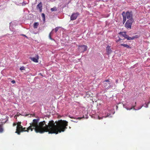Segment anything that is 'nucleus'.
<instances>
[{
	"instance_id": "4",
	"label": "nucleus",
	"mask_w": 150,
	"mask_h": 150,
	"mask_svg": "<svg viewBox=\"0 0 150 150\" xmlns=\"http://www.w3.org/2000/svg\"><path fill=\"white\" fill-rule=\"evenodd\" d=\"M87 48V46L85 45L79 46L78 47L79 50L81 52L86 51Z\"/></svg>"
},
{
	"instance_id": "21",
	"label": "nucleus",
	"mask_w": 150,
	"mask_h": 150,
	"mask_svg": "<svg viewBox=\"0 0 150 150\" xmlns=\"http://www.w3.org/2000/svg\"><path fill=\"white\" fill-rule=\"evenodd\" d=\"M20 69L21 71L23 70H25V68L24 67L22 66V67H21L20 68Z\"/></svg>"
},
{
	"instance_id": "13",
	"label": "nucleus",
	"mask_w": 150,
	"mask_h": 150,
	"mask_svg": "<svg viewBox=\"0 0 150 150\" xmlns=\"http://www.w3.org/2000/svg\"><path fill=\"white\" fill-rule=\"evenodd\" d=\"M39 25V23L38 22H35L34 23V28H37L38 27Z\"/></svg>"
},
{
	"instance_id": "25",
	"label": "nucleus",
	"mask_w": 150,
	"mask_h": 150,
	"mask_svg": "<svg viewBox=\"0 0 150 150\" xmlns=\"http://www.w3.org/2000/svg\"><path fill=\"white\" fill-rule=\"evenodd\" d=\"M11 82L13 84V83H15V81L14 80H12L11 81Z\"/></svg>"
},
{
	"instance_id": "30",
	"label": "nucleus",
	"mask_w": 150,
	"mask_h": 150,
	"mask_svg": "<svg viewBox=\"0 0 150 150\" xmlns=\"http://www.w3.org/2000/svg\"><path fill=\"white\" fill-rule=\"evenodd\" d=\"M118 39L120 41L121 40H122V39H121V38H119V39ZM123 40H124V39H123Z\"/></svg>"
},
{
	"instance_id": "5",
	"label": "nucleus",
	"mask_w": 150,
	"mask_h": 150,
	"mask_svg": "<svg viewBox=\"0 0 150 150\" xmlns=\"http://www.w3.org/2000/svg\"><path fill=\"white\" fill-rule=\"evenodd\" d=\"M17 126L16 131L15 132L17 133L18 135H20V132L19 131V130L22 128V126L21 125V122L17 123Z\"/></svg>"
},
{
	"instance_id": "28",
	"label": "nucleus",
	"mask_w": 150,
	"mask_h": 150,
	"mask_svg": "<svg viewBox=\"0 0 150 150\" xmlns=\"http://www.w3.org/2000/svg\"><path fill=\"white\" fill-rule=\"evenodd\" d=\"M115 41L116 42H119L120 41V40L119 39L118 40H115Z\"/></svg>"
},
{
	"instance_id": "18",
	"label": "nucleus",
	"mask_w": 150,
	"mask_h": 150,
	"mask_svg": "<svg viewBox=\"0 0 150 150\" xmlns=\"http://www.w3.org/2000/svg\"><path fill=\"white\" fill-rule=\"evenodd\" d=\"M3 131V126L2 125H0V133L2 132Z\"/></svg>"
},
{
	"instance_id": "40",
	"label": "nucleus",
	"mask_w": 150,
	"mask_h": 150,
	"mask_svg": "<svg viewBox=\"0 0 150 150\" xmlns=\"http://www.w3.org/2000/svg\"><path fill=\"white\" fill-rule=\"evenodd\" d=\"M149 24H150V23H149Z\"/></svg>"
},
{
	"instance_id": "27",
	"label": "nucleus",
	"mask_w": 150,
	"mask_h": 150,
	"mask_svg": "<svg viewBox=\"0 0 150 150\" xmlns=\"http://www.w3.org/2000/svg\"><path fill=\"white\" fill-rule=\"evenodd\" d=\"M40 10V12H41L42 11V8H41L39 9Z\"/></svg>"
},
{
	"instance_id": "16",
	"label": "nucleus",
	"mask_w": 150,
	"mask_h": 150,
	"mask_svg": "<svg viewBox=\"0 0 150 150\" xmlns=\"http://www.w3.org/2000/svg\"><path fill=\"white\" fill-rule=\"evenodd\" d=\"M136 105H134V106H132L131 108H126V109L128 110H132V109H133L134 110H135V108H134V107H135Z\"/></svg>"
},
{
	"instance_id": "20",
	"label": "nucleus",
	"mask_w": 150,
	"mask_h": 150,
	"mask_svg": "<svg viewBox=\"0 0 150 150\" xmlns=\"http://www.w3.org/2000/svg\"><path fill=\"white\" fill-rule=\"evenodd\" d=\"M42 19L43 21H45V15L44 13H42Z\"/></svg>"
},
{
	"instance_id": "35",
	"label": "nucleus",
	"mask_w": 150,
	"mask_h": 150,
	"mask_svg": "<svg viewBox=\"0 0 150 150\" xmlns=\"http://www.w3.org/2000/svg\"><path fill=\"white\" fill-rule=\"evenodd\" d=\"M40 74V75H41V76H42V75L41 73L40 74Z\"/></svg>"
},
{
	"instance_id": "11",
	"label": "nucleus",
	"mask_w": 150,
	"mask_h": 150,
	"mask_svg": "<svg viewBox=\"0 0 150 150\" xmlns=\"http://www.w3.org/2000/svg\"><path fill=\"white\" fill-rule=\"evenodd\" d=\"M124 12H123L122 13V15L123 17V23L124 24L125 23V22L126 20V17L125 16L123 15V13H124Z\"/></svg>"
},
{
	"instance_id": "19",
	"label": "nucleus",
	"mask_w": 150,
	"mask_h": 150,
	"mask_svg": "<svg viewBox=\"0 0 150 150\" xmlns=\"http://www.w3.org/2000/svg\"><path fill=\"white\" fill-rule=\"evenodd\" d=\"M110 115V114L108 115V114L106 116H105V117L103 116L102 117H100L99 116H98V119L99 120H101V119H102L103 117L105 118V117H108Z\"/></svg>"
},
{
	"instance_id": "15",
	"label": "nucleus",
	"mask_w": 150,
	"mask_h": 150,
	"mask_svg": "<svg viewBox=\"0 0 150 150\" xmlns=\"http://www.w3.org/2000/svg\"><path fill=\"white\" fill-rule=\"evenodd\" d=\"M37 8L39 9L42 8V4L41 2H40L39 4H38L37 6Z\"/></svg>"
},
{
	"instance_id": "23",
	"label": "nucleus",
	"mask_w": 150,
	"mask_h": 150,
	"mask_svg": "<svg viewBox=\"0 0 150 150\" xmlns=\"http://www.w3.org/2000/svg\"><path fill=\"white\" fill-rule=\"evenodd\" d=\"M52 33V32H51L50 33V34H49V38H50V39L52 40H54V39L52 38H51V34Z\"/></svg>"
},
{
	"instance_id": "10",
	"label": "nucleus",
	"mask_w": 150,
	"mask_h": 150,
	"mask_svg": "<svg viewBox=\"0 0 150 150\" xmlns=\"http://www.w3.org/2000/svg\"><path fill=\"white\" fill-rule=\"evenodd\" d=\"M126 34V33L125 32H120L119 33V34L120 35V37L121 38L124 37Z\"/></svg>"
},
{
	"instance_id": "38",
	"label": "nucleus",
	"mask_w": 150,
	"mask_h": 150,
	"mask_svg": "<svg viewBox=\"0 0 150 150\" xmlns=\"http://www.w3.org/2000/svg\"><path fill=\"white\" fill-rule=\"evenodd\" d=\"M135 104H136V102H135Z\"/></svg>"
},
{
	"instance_id": "6",
	"label": "nucleus",
	"mask_w": 150,
	"mask_h": 150,
	"mask_svg": "<svg viewBox=\"0 0 150 150\" xmlns=\"http://www.w3.org/2000/svg\"><path fill=\"white\" fill-rule=\"evenodd\" d=\"M79 15V13H78L72 14L71 16V20L73 21L76 19Z\"/></svg>"
},
{
	"instance_id": "7",
	"label": "nucleus",
	"mask_w": 150,
	"mask_h": 150,
	"mask_svg": "<svg viewBox=\"0 0 150 150\" xmlns=\"http://www.w3.org/2000/svg\"><path fill=\"white\" fill-rule=\"evenodd\" d=\"M124 38L125 39H127L128 40H133L135 38H137V35H135L131 37L127 35L126 34Z\"/></svg>"
},
{
	"instance_id": "1",
	"label": "nucleus",
	"mask_w": 150,
	"mask_h": 150,
	"mask_svg": "<svg viewBox=\"0 0 150 150\" xmlns=\"http://www.w3.org/2000/svg\"><path fill=\"white\" fill-rule=\"evenodd\" d=\"M40 119H34L33 120V122L30 123V126L28 127L27 129L26 128H23L20 129V135L21 132H28L30 130L31 131L34 129L36 133H42L45 132H48L49 134H57L61 132H64L67 129V127L68 126V122L66 120H60L56 123L55 125V123L53 120L49 121L48 125H45V121L39 123Z\"/></svg>"
},
{
	"instance_id": "24",
	"label": "nucleus",
	"mask_w": 150,
	"mask_h": 150,
	"mask_svg": "<svg viewBox=\"0 0 150 150\" xmlns=\"http://www.w3.org/2000/svg\"><path fill=\"white\" fill-rule=\"evenodd\" d=\"M104 82H108V83H109L110 81L109 80H107L104 81Z\"/></svg>"
},
{
	"instance_id": "3",
	"label": "nucleus",
	"mask_w": 150,
	"mask_h": 150,
	"mask_svg": "<svg viewBox=\"0 0 150 150\" xmlns=\"http://www.w3.org/2000/svg\"><path fill=\"white\" fill-rule=\"evenodd\" d=\"M123 15L125 16L126 19L127 18V19H133L132 18V13L131 11H127L126 13L124 12Z\"/></svg>"
},
{
	"instance_id": "33",
	"label": "nucleus",
	"mask_w": 150,
	"mask_h": 150,
	"mask_svg": "<svg viewBox=\"0 0 150 150\" xmlns=\"http://www.w3.org/2000/svg\"><path fill=\"white\" fill-rule=\"evenodd\" d=\"M71 121H72V122H76V121H75V120H71Z\"/></svg>"
},
{
	"instance_id": "37",
	"label": "nucleus",
	"mask_w": 150,
	"mask_h": 150,
	"mask_svg": "<svg viewBox=\"0 0 150 150\" xmlns=\"http://www.w3.org/2000/svg\"><path fill=\"white\" fill-rule=\"evenodd\" d=\"M17 115V116H18L19 115Z\"/></svg>"
},
{
	"instance_id": "22",
	"label": "nucleus",
	"mask_w": 150,
	"mask_h": 150,
	"mask_svg": "<svg viewBox=\"0 0 150 150\" xmlns=\"http://www.w3.org/2000/svg\"><path fill=\"white\" fill-rule=\"evenodd\" d=\"M59 28V27H57L55 28L54 30L55 32H57L58 31Z\"/></svg>"
},
{
	"instance_id": "34",
	"label": "nucleus",
	"mask_w": 150,
	"mask_h": 150,
	"mask_svg": "<svg viewBox=\"0 0 150 150\" xmlns=\"http://www.w3.org/2000/svg\"><path fill=\"white\" fill-rule=\"evenodd\" d=\"M77 119L80 120L81 119V118L80 117H78Z\"/></svg>"
},
{
	"instance_id": "32",
	"label": "nucleus",
	"mask_w": 150,
	"mask_h": 150,
	"mask_svg": "<svg viewBox=\"0 0 150 150\" xmlns=\"http://www.w3.org/2000/svg\"><path fill=\"white\" fill-rule=\"evenodd\" d=\"M71 121H72V122H76V121H75V120H71Z\"/></svg>"
},
{
	"instance_id": "36",
	"label": "nucleus",
	"mask_w": 150,
	"mask_h": 150,
	"mask_svg": "<svg viewBox=\"0 0 150 150\" xmlns=\"http://www.w3.org/2000/svg\"><path fill=\"white\" fill-rule=\"evenodd\" d=\"M146 105V107H148V105Z\"/></svg>"
},
{
	"instance_id": "14",
	"label": "nucleus",
	"mask_w": 150,
	"mask_h": 150,
	"mask_svg": "<svg viewBox=\"0 0 150 150\" xmlns=\"http://www.w3.org/2000/svg\"><path fill=\"white\" fill-rule=\"evenodd\" d=\"M38 58L36 59L35 58L33 57L31 59L35 62H38Z\"/></svg>"
},
{
	"instance_id": "31",
	"label": "nucleus",
	"mask_w": 150,
	"mask_h": 150,
	"mask_svg": "<svg viewBox=\"0 0 150 150\" xmlns=\"http://www.w3.org/2000/svg\"><path fill=\"white\" fill-rule=\"evenodd\" d=\"M22 35L23 36H25L26 37H27V36H26L25 35H23V34H22L21 35Z\"/></svg>"
},
{
	"instance_id": "39",
	"label": "nucleus",
	"mask_w": 150,
	"mask_h": 150,
	"mask_svg": "<svg viewBox=\"0 0 150 150\" xmlns=\"http://www.w3.org/2000/svg\"><path fill=\"white\" fill-rule=\"evenodd\" d=\"M70 117V118H72V117Z\"/></svg>"
},
{
	"instance_id": "2",
	"label": "nucleus",
	"mask_w": 150,
	"mask_h": 150,
	"mask_svg": "<svg viewBox=\"0 0 150 150\" xmlns=\"http://www.w3.org/2000/svg\"><path fill=\"white\" fill-rule=\"evenodd\" d=\"M134 22V19H128L125 23V27L128 29H131L132 24Z\"/></svg>"
},
{
	"instance_id": "26",
	"label": "nucleus",
	"mask_w": 150,
	"mask_h": 150,
	"mask_svg": "<svg viewBox=\"0 0 150 150\" xmlns=\"http://www.w3.org/2000/svg\"><path fill=\"white\" fill-rule=\"evenodd\" d=\"M17 123H14L13 124V126H16L17 125Z\"/></svg>"
},
{
	"instance_id": "8",
	"label": "nucleus",
	"mask_w": 150,
	"mask_h": 150,
	"mask_svg": "<svg viewBox=\"0 0 150 150\" xmlns=\"http://www.w3.org/2000/svg\"><path fill=\"white\" fill-rule=\"evenodd\" d=\"M107 54L108 55L110 54L112 52V51L110 48V46H107L106 49Z\"/></svg>"
},
{
	"instance_id": "17",
	"label": "nucleus",
	"mask_w": 150,
	"mask_h": 150,
	"mask_svg": "<svg viewBox=\"0 0 150 150\" xmlns=\"http://www.w3.org/2000/svg\"><path fill=\"white\" fill-rule=\"evenodd\" d=\"M51 10L52 11H56L57 10V8L56 7H54L51 8Z\"/></svg>"
},
{
	"instance_id": "12",
	"label": "nucleus",
	"mask_w": 150,
	"mask_h": 150,
	"mask_svg": "<svg viewBox=\"0 0 150 150\" xmlns=\"http://www.w3.org/2000/svg\"><path fill=\"white\" fill-rule=\"evenodd\" d=\"M120 45L121 46H123L124 47H126L127 48H130L129 46L127 44H121Z\"/></svg>"
},
{
	"instance_id": "9",
	"label": "nucleus",
	"mask_w": 150,
	"mask_h": 150,
	"mask_svg": "<svg viewBox=\"0 0 150 150\" xmlns=\"http://www.w3.org/2000/svg\"><path fill=\"white\" fill-rule=\"evenodd\" d=\"M104 86L107 89H108L111 87V86L110 85V83H104Z\"/></svg>"
},
{
	"instance_id": "29",
	"label": "nucleus",
	"mask_w": 150,
	"mask_h": 150,
	"mask_svg": "<svg viewBox=\"0 0 150 150\" xmlns=\"http://www.w3.org/2000/svg\"><path fill=\"white\" fill-rule=\"evenodd\" d=\"M118 79H117L116 80V83H118Z\"/></svg>"
}]
</instances>
